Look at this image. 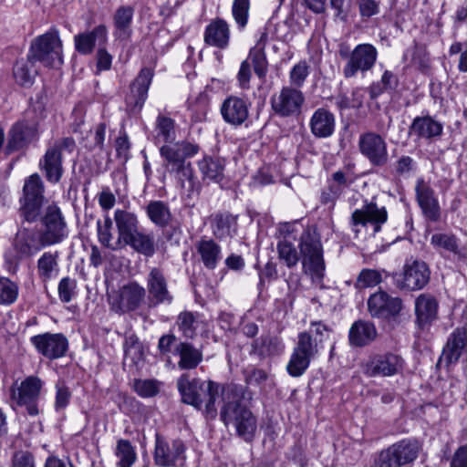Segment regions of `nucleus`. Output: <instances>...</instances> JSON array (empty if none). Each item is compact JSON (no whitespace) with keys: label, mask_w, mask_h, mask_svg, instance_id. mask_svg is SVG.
<instances>
[{"label":"nucleus","mask_w":467,"mask_h":467,"mask_svg":"<svg viewBox=\"0 0 467 467\" xmlns=\"http://www.w3.org/2000/svg\"><path fill=\"white\" fill-rule=\"evenodd\" d=\"M185 443L180 439L166 440L155 435L153 460L160 467H182L186 462Z\"/></svg>","instance_id":"obj_8"},{"label":"nucleus","mask_w":467,"mask_h":467,"mask_svg":"<svg viewBox=\"0 0 467 467\" xmlns=\"http://www.w3.org/2000/svg\"><path fill=\"white\" fill-rule=\"evenodd\" d=\"M378 336L375 325L368 320L359 319L350 327L348 339L351 346L365 347L373 342Z\"/></svg>","instance_id":"obj_30"},{"label":"nucleus","mask_w":467,"mask_h":467,"mask_svg":"<svg viewBox=\"0 0 467 467\" xmlns=\"http://www.w3.org/2000/svg\"><path fill=\"white\" fill-rule=\"evenodd\" d=\"M173 172L181 188L187 192L188 196L199 191L200 184L194 175L191 162L179 167V169H175Z\"/></svg>","instance_id":"obj_45"},{"label":"nucleus","mask_w":467,"mask_h":467,"mask_svg":"<svg viewBox=\"0 0 467 467\" xmlns=\"http://www.w3.org/2000/svg\"><path fill=\"white\" fill-rule=\"evenodd\" d=\"M384 270L364 268L360 271L357 277L356 287L366 288L374 287L380 284L383 280L382 274Z\"/></svg>","instance_id":"obj_56"},{"label":"nucleus","mask_w":467,"mask_h":467,"mask_svg":"<svg viewBox=\"0 0 467 467\" xmlns=\"http://www.w3.org/2000/svg\"><path fill=\"white\" fill-rule=\"evenodd\" d=\"M134 8L130 5L118 7L113 15L114 36L127 40L131 36Z\"/></svg>","instance_id":"obj_36"},{"label":"nucleus","mask_w":467,"mask_h":467,"mask_svg":"<svg viewBox=\"0 0 467 467\" xmlns=\"http://www.w3.org/2000/svg\"><path fill=\"white\" fill-rule=\"evenodd\" d=\"M156 139L163 142H172L175 140V122L164 115L156 119Z\"/></svg>","instance_id":"obj_52"},{"label":"nucleus","mask_w":467,"mask_h":467,"mask_svg":"<svg viewBox=\"0 0 467 467\" xmlns=\"http://www.w3.org/2000/svg\"><path fill=\"white\" fill-rule=\"evenodd\" d=\"M58 252H45L37 260V275L43 282L56 277L59 272Z\"/></svg>","instance_id":"obj_41"},{"label":"nucleus","mask_w":467,"mask_h":467,"mask_svg":"<svg viewBox=\"0 0 467 467\" xmlns=\"http://www.w3.org/2000/svg\"><path fill=\"white\" fill-rule=\"evenodd\" d=\"M400 467L409 464L418 457L420 445L413 440H401L389 446Z\"/></svg>","instance_id":"obj_38"},{"label":"nucleus","mask_w":467,"mask_h":467,"mask_svg":"<svg viewBox=\"0 0 467 467\" xmlns=\"http://www.w3.org/2000/svg\"><path fill=\"white\" fill-rule=\"evenodd\" d=\"M353 182L354 178L350 173L345 172L343 171H335L327 180V185L321 192V203L334 207L337 200Z\"/></svg>","instance_id":"obj_25"},{"label":"nucleus","mask_w":467,"mask_h":467,"mask_svg":"<svg viewBox=\"0 0 467 467\" xmlns=\"http://www.w3.org/2000/svg\"><path fill=\"white\" fill-rule=\"evenodd\" d=\"M244 388L234 383L222 388L223 406L220 418L227 427L234 429L236 435L246 442H251L257 429V420L253 412L244 404Z\"/></svg>","instance_id":"obj_1"},{"label":"nucleus","mask_w":467,"mask_h":467,"mask_svg":"<svg viewBox=\"0 0 467 467\" xmlns=\"http://www.w3.org/2000/svg\"><path fill=\"white\" fill-rule=\"evenodd\" d=\"M417 163L413 158L408 155H401L391 165V174L397 177L409 176L416 170Z\"/></svg>","instance_id":"obj_57"},{"label":"nucleus","mask_w":467,"mask_h":467,"mask_svg":"<svg viewBox=\"0 0 467 467\" xmlns=\"http://www.w3.org/2000/svg\"><path fill=\"white\" fill-rule=\"evenodd\" d=\"M154 71L150 67H142L136 78L131 82L130 93L127 97V103L133 110L140 111L148 96V90L152 81Z\"/></svg>","instance_id":"obj_23"},{"label":"nucleus","mask_w":467,"mask_h":467,"mask_svg":"<svg viewBox=\"0 0 467 467\" xmlns=\"http://www.w3.org/2000/svg\"><path fill=\"white\" fill-rule=\"evenodd\" d=\"M108 41V28L105 25H99L92 31L79 33L74 36L76 50L81 55H89L93 52L96 43L105 46Z\"/></svg>","instance_id":"obj_26"},{"label":"nucleus","mask_w":467,"mask_h":467,"mask_svg":"<svg viewBox=\"0 0 467 467\" xmlns=\"http://www.w3.org/2000/svg\"><path fill=\"white\" fill-rule=\"evenodd\" d=\"M44 247H47V244L39 231L34 228H20L13 241V248L18 260L30 258Z\"/></svg>","instance_id":"obj_14"},{"label":"nucleus","mask_w":467,"mask_h":467,"mask_svg":"<svg viewBox=\"0 0 467 467\" xmlns=\"http://www.w3.org/2000/svg\"><path fill=\"white\" fill-rule=\"evenodd\" d=\"M250 57L254 65V73L260 78H265L267 72V60L265 51L252 48L250 50Z\"/></svg>","instance_id":"obj_62"},{"label":"nucleus","mask_w":467,"mask_h":467,"mask_svg":"<svg viewBox=\"0 0 467 467\" xmlns=\"http://www.w3.org/2000/svg\"><path fill=\"white\" fill-rule=\"evenodd\" d=\"M306 332L310 333L313 340L319 347H322V343L329 337L331 329L321 321H313L310 324L309 330Z\"/></svg>","instance_id":"obj_63"},{"label":"nucleus","mask_w":467,"mask_h":467,"mask_svg":"<svg viewBox=\"0 0 467 467\" xmlns=\"http://www.w3.org/2000/svg\"><path fill=\"white\" fill-rule=\"evenodd\" d=\"M123 348L125 360H130L132 365H137L142 359L143 348L135 335L126 337Z\"/></svg>","instance_id":"obj_53"},{"label":"nucleus","mask_w":467,"mask_h":467,"mask_svg":"<svg viewBox=\"0 0 467 467\" xmlns=\"http://www.w3.org/2000/svg\"><path fill=\"white\" fill-rule=\"evenodd\" d=\"M39 166L44 171L48 182L52 183L58 182L63 174L62 153L50 146L40 161Z\"/></svg>","instance_id":"obj_35"},{"label":"nucleus","mask_w":467,"mask_h":467,"mask_svg":"<svg viewBox=\"0 0 467 467\" xmlns=\"http://www.w3.org/2000/svg\"><path fill=\"white\" fill-rule=\"evenodd\" d=\"M278 258L288 268L295 267L300 261V254L294 244H292L286 236L280 240L277 244Z\"/></svg>","instance_id":"obj_50"},{"label":"nucleus","mask_w":467,"mask_h":467,"mask_svg":"<svg viewBox=\"0 0 467 467\" xmlns=\"http://www.w3.org/2000/svg\"><path fill=\"white\" fill-rule=\"evenodd\" d=\"M403 367L401 357L392 353L375 355L366 363L365 373L369 377H389L398 374Z\"/></svg>","instance_id":"obj_21"},{"label":"nucleus","mask_w":467,"mask_h":467,"mask_svg":"<svg viewBox=\"0 0 467 467\" xmlns=\"http://www.w3.org/2000/svg\"><path fill=\"white\" fill-rule=\"evenodd\" d=\"M42 388L41 380L34 376L27 377L18 387L10 388V398L17 406H25L31 416L38 414L37 400Z\"/></svg>","instance_id":"obj_10"},{"label":"nucleus","mask_w":467,"mask_h":467,"mask_svg":"<svg viewBox=\"0 0 467 467\" xmlns=\"http://www.w3.org/2000/svg\"><path fill=\"white\" fill-rule=\"evenodd\" d=\"M371 467H400V465L388 447L374 456Z\"/></svg>","instance_id":"obj_64"},{"label":"nucleus","mask_w":467,"mask_h":467,"mask_svg":"<svg viewBox=\"0 0 467 467\" xmlns=\"http://www.w3.org/2000/svg\"><path fill=\"white\" fill-rule=\"evenodd\" d=\"M146 296V290L136 282L121 286L118 292L109 296L111 308L116 313L131 312L140 307Z\"/></svg>","instance_id":"obj_12"},{"label":"nucleus","mask_w":467,"mask_h":467,"mask_svg":"<svg viewBox=\"0 0 467 467\" xmlns=\"http://www.w3.org/2000/svg\"><path fill=\"white\" fill-rule=\"evenodd\" d=\"M133 389L142 398H150L159 392V382L155 379H135Z\"/></svg>","instance_id":"obj_58"},{"label":"nucleus","mask_w":467,"mask_h":467,"mask_svg":"<svg viewBox=\"0 0 467 467\" xmlns=\"http://www.w3.org/2000/svg\"><path fill=\"white\" fill-rule=\"evenodd\" d=\"M401 308L400 298L390 296L382 290L372 294L368 299V310L372 317L389 319L399 315Z\"/></svg>","instance_id":"obj_17"},{"label":"nucleus","mask_w":467,"mask_h":467,"mask_svg":"<svg viewBox=\"0 0 467 467\" xmlns=\"http://www.w3.org/2000/svg\"><path fill=\"white\" fill-rule=\"evenodd\" d=\"M38 129L36 121L33 119H21L16 121L8 132L6 150L8 153L27 147L32 141L37 140Z\"/></svg>","instance_id":"obj_15"},{"label":"nucleus","mask_w":467,"mask_h":467,"mask_svg":"<svg viewBox=\"0 0 467 467\" xmlns=\"http://www.w3.org/2000/svg\"><path fill=\"white\" fill-rule=\"evenodd\" d=\"M357 5L362 21H367L380 12V0H357Z\"/></svg>","instance_id":"obj_60"},{"label":"nucleus","mask_w":467,"mask_h":467,"mask_svg":"<svg viewBox=\"0 0 467 467\" xmlns=\"http://www.w3.org/2000/svg\"><path fill=\"white\" fill-rule=\"evenodd\" d=\"M77 281L74 278L63 277L57 287L59 299L63 303L70 302L76 295Z\"/></svg>","instance_id":"obj_59"},{"label":"nucleus","mask_w":467,"mask_h":467,"mask_svg":"<svg viewBox=\"0 0 467 467\" xmlns=\"http://www.w3.org/2000/svg\"><path fill=\"white\" fill-rule=\"evenodd\" d=\"M174 353L180 357L178 367L181 369H193L202 360V351L187 342L179 343L175 347Z\"/></svg>","instance_id":"obj_39"},{"label":"nucleus","mask_w":467,"mask_h":467,"mask_svg":"<svg viewBox=\"0 0 467 467\" xmlns=\"http://www.w3.org/2000/svg\"><path fill=\"white\" fill-rule=\"evenodd\" d=\"M146 213L155 225L164 228L172 221V214L167 203L162 201H150L147 207Z\"/></svg>","instance_id":"obj_42"},{"label":"nucleus","mask_w":467,"mask_h":467,"mask_svg":"<svg viewBox=\"0 0 467 467\" xmlns=\"http://www.w3.org/2000/svg\"><path fill=\"white\" fill-rule=\"evenodd\" d=\"M358 150L374 167L381 168L389 162L387 142L378 133L368 131L361 134L358 139Z\"/></svg>","instance_id":"obj_11"},{"label":"nucleus","mask_w":467,"mask_h":467,"mask_svg":"<svg viewBox=\"0 0 467 467\" xmlns=\"http://www.w3.org/2000/svg\"><path fill=\"white\" fill-rule=\"evenodd\" d=\"M115 455L118 459L117 467H131L137 460L134 446L130 441L124 439L117 441Z\"/></svg>","instance_id":"obj_48"},{"label":"nucleus","mask_w":467,"mask_h":467,"mask_svg":"<svg viewBox=\"0 0 467 467\" xmlns=\"http://www.w3.org/2000/svg\"><path fill=\"white\" fill-rule=\"evenodd\" d=\"M197 251L208 269H214L222 257L220 245L212 239L201 240L197 244Z\"/></svg>","instance_id":"obj_43"},{"label":"nucleus","mask_w":467,"mask_h":467,"mask_svg":"<svg viewBox=\"0 0 467 467\" xmlns=\"http://www.w3.org/2000/svg\"><path fill=\"white\" fill-rule=\"evenodd\" d=\"M113 222L109 215H105L104 220L97 221L98 238L99 243L113 251L120 250V244H117V238L112 234Z\"/></svg>","instance_id":"obj_47"},{"label":"nucleus","mask_w":467,"mask_h":467,"mask_svg":"<svg viewBox=\"0 0 467 467\" xmlns=\"http://www.w3.org/2000/svg\"><path fill=\"white\" fill-rule=\"evenodd\" d=\"M36 350L49 359H57L65 356L68 348V341L61 333H44L30 338Z\"/></svg>","instance_id":"obj_16"},{"label":"nucleus","mask_w":467,"mask_h":467,"mask_svg":"<svg viewBox=\"0 0 467 467\" xmlns=\"http://www.w3.org/2000/svg\"><path fill=\"white\" fill-rule=\"evenodd\" d=\"M430 277L431 270L424 261L407 260L403 267L400 288L420 290L429 283Z\"/></svg>","instance_id":"obj_20"},{"label":"nucleus","mask_w":467,"mask_h":467,"mask_svg":"<svg viewBox=\"0 0 467 467\" xmlns=\"http://www.w3.org/2000/svg\"><path fill=\"white\" fill-rule=\"evenodd\" d=\"M339 57L346 60L343 75L347 78H353L358 71L365 73L373 68L378 58L377 48L368 43L359 44L354 49L342 43L338 47Z\"/></svg>","instance_id":"obj_4"},{"label":"nucleus","mask_w":467,"mask_h":467,"mask_svg":"<svg viewBox=\"0 0 467 467\" xmlns=\"http://www.w3.org/2000/svg\"><path fill=\"white\" fill-rule=\"evenodd\" d=\"M431 244L438 251H445L453 254H458L459 240L453 234L436 233L431 237Z\"/></svg>","instance_id":"obj_49"},{"label":"nucleus","mask_w":467,"mask_h":467,"mask_svg":"<svg viewBox=\"0 0 467 467\" xmlns=\"http://www.w3.org/2000/svg\"><path fill=\"white\" fill-rule=\"evenodd\" d=\"M467 347V323L455 328L448 337L443 347L439 362H445L446 366L455 364L462 357Z\"/></svg>","instance_id":"obj_24"},{"label":"nucleus","mask_w":467,"mask_h":467,"mask_svg":"<svg viewBox=\"0 0 467 467\" xmlns=\"http://www.w3.org/2000/svg\"><path fill=\"white\" fill-rule=\"evenodd\" d=\"M223 386L213 380L190 379L188 374H182L177 379V388L182 400L198 410H201L204 404L203 414L210 420L217 416L215 402L219 395L222 396Z\"/></svg>","instance_id":"obj_2"},{"label":"nucleus","mask_w":467,"mask_h":467,"mask_svg":"<svg viewBox=\"0 0 467 467\" xmlns=\"http://www.w3.org/2000/svg\"><path fill=\"white\" fill-rule=\"evenodd\" d=\"M298 248L304 273L313 281L320 282L325 275L326 264L319 234L315 229L306 228L300 234Z\"/></svg>","instance_id":"obj_3"},{"label":"nucleus","mask_w":467,"mask_h":467,"mask_svg":"<svg viewBox=\"0 0 467 467\" xmlns=\"http://www.w3.org/2000/svg\"><path fill=\"white\" fill-rule=\"evenodd\" d=\"M147 291L150 306L170 305L173 301L164 273L158 267L151 268L147 276Z\"/></svg>","instance_id":"obj_19"},{"label":"nucleus","mask_w":467,"mask_h":467,"mask_svg":"<svg viewBox=\"0 0 467 467\" xmlns=\"http://www.w3.org/2000/svg\"><path fill=\"white\" fill-rule=\"evenodd\" d=\"M415 192L417 202L424 217L431 222H438L441 218V207L434 190L423 179H419Z\"/></svg>","instance_id":"obj_22"},{"label":"nucleus","mask_w":467,"mask_h":467,"mask_svg":"<svg viewBox=\"0 0 467 467\" xmlns=\"http://www.w3.org/2000/svg\"><path fill=\"white\" fill-rule=\"evenodd\" d=\"M13 73L16 81L19 85L24 87L31 86L37 74V70L35 67V61L27 56V59H22L16 63Z\"/></svg>","instance_id":"obj_46"},{"label":"nucleus","mask_w":467,"mask_h":467,"mask_svg":"<svg viewBox=\"0 0 467 467\" xmlns=\"http://www.w3.org/2000/svg\"><path fill=\"white\" fill-rule=\"evenodd\" d=\"M373 198L370 202H365L360 209H356L352 214L350 223L352 226H366L371 223L374 226V232L381 230L382 224L388 220V213L384 206L379 207Z\"/></svg>","instance_id":"obj_18"},{"label":"nucleus","mask_w":467,"mask_h":467,"mask_svg":"<svg viewBox=\"0 0 467 467\" xmlns=\"http://www.w3.org/2000/svg\"><path fill=\"white\" fill-rule=\"evenodd\" d=\"M18 285L7 277H0V305L10 306L18 297Z\"/></svg>","instance_id":"obj_55"},{"label":"nucleus","mask_w":467,"mask_h":467,"mask_svg":"<svg viewBox=\"0 0 467 467\" xmlns=\"http://www.w3.org/2000/svg\"><path fill=\"white\" fill-rule=\"evenodd\" d=\"M284 349L282 339L275 336L264 335L252 343V352L262 358L279 356Z\"/></svg>","instance_id":"obj_37"},{"label":"nucleus","mask_w":467,"mask_h":467,"mask_svg":"<svg viewBox=\"0 0 467 467\" xmlns=\"http://www.w3.org/2000/svg\"><path fill=\"white\" fill-rule=\"evenodd\" d=\"M179 330L186 338H193L196 335L197 317L196 315L190 311L182 312L176 322Z\"/></svg>","instance_id":"obj_54"},{"label":"nucleus","mask_w":467,"mask_h":467,"mask_svg":"<svg viewBox=\"0 0 467 467\" xmlns=\"http://www.w3.org/2000/svg\"><path fill=\"white\" fill-rule=\"evenodd\" d=\"M416 323L424 330L430 327L437 319L438 302L434 296L428 294L420 295L415 301Z\"/></svg>","instance_id":"obj_27"},{"label":"nucleus","mask_w":467,"mask_h":467,"mask_svg":"<svg viewBox=\"0 0 467 467\" xmlns=\"http://www.w3.org/2000/svg\"><path fill=\"white\" fill-rule=\"evenodd\" d=\"M160 152L164 159V166L170 172H173L175 169L188 163L176 144L163 145L160 149Z\"/></svg>","instance_id":"obj_51"},{"label":"nucleus","mask_w":467,"mask_h":467,"mask_svg":"<svg viewBox=\"0 0 467 467\" xmlns=\"http://www.w3.org/2000/svg\"><path fill=\"white\" fill-rule=\"evenodd\" d=\"M335 125V116L324 108L317 109L309 122L311 132L317 138L330 137L334 133Z\"/></svg>","instance_id":"obj_32"},{"label":"nucleus","mask_w":467,"mask_h":467,"mask_svg":"<svg viewBox=\"0 0 467 467\" xmlns=\"http://www.w3.org/2000/svg\"><path fill=\"white\" fill-rule=\"evenodd\" d=\"M40 222L42 229L39 234L47 246L59 244L67 237V225L57 204L52 203L46 208Z\"/></svg>","instance_id":"obj_9"},{"label":"nucleus","mask_w":467,"mask_h":467,"mask_svg":"<svg viewBox=\"0 0 467 467\" xmlns=\"http://www.w3.org/2000/svg\"><path fill=\"white\" fill-rule=\"evenodd\" d=\"M28 57L45 67H56L63 64L62 42L57 30H50L36 38L30 46Z\"/></svg>","instance_id":"obj_5"},{"label":"nucleus","mask_w":467,"mask_h":467,"mask_svg":"<svg viewBox=\"0 0 467 467\" xmlns=\"http://www.w3.org/2000/svg\"><path fill=\"white\" fill-rule=\"evenodd\" d=\"M250 7L249 0H234L233 4V16L235 22L241 28L247 24L248 11Z\"/></svg>","instance_id":"obj_61"},{"label":"nucleus","mask_w":467,"mask_h":467,"mask_svg":"<svg viewBox=\"0 0 467 467\" xmlns=\"http://www.w3.org/2000/svg\"><path fill=\"white\" fill-rule=\"evenodd\" d=\"M114 221L118 230L117 244L124 248L127 242L139 230V220L133 213L117 209L114 213Z\"/></svg>","instance_id":"obj_29"},{"label":"nucleus","mask_w":467,"mask_h":467,"mask_svg":"<svg viewBox=\"0 0 467 467\" xmlns=\"http://www.w3.org/2000/svg\"><path fill=\"white\" fill-rule=\"evenodd\" d=\"M44 183L37 173L27 177L20 198V214L28 223L36 222L39 216L44 202Z\"/></svg>","instance_id":"obj_6"},{"label":"nucleus","mask_w":467,"mask_h":467,"mask_svg":"<svg viewBox=\"0 0 467 467\" xmlns=\"http://www.w3.org/2000/svg\"><path fill=\"white\" fill-rule=\"evenodd\" d=\"M210 223L213 234L219 240L232 238L237 230V218L227 212L212 215Z\"/></svg>","instance_id":"obj_34"},{"label":"nucleus","mask_w":467,"mask_h":467,"mask_svg":"<svg viewBox=\"0 0 467 467\" xmlns=\"http://www.w3.org/2000/svg\"><path fill=\"white\" fill-rule=\"evenodd\" d=\"M203 38L207 45L225 49L230 41L228 24L221 18L212 21L205 28Z\"/></svg>","instance_id":"obj_31"},{"label":"nucleus","mask_w":467,"mask_h":467,"mask_svg":"<svg viewBox=\"0 0 467 467\" xmlns=\"http://www.w3.org/2000/svg\"><path fill=\"white\" fill-rule=\"evenodd\" d=\"M319 348L310 333H299L297 342L286 366L288 374L294 378L302 376L308 368L311 360L317 355Z\"/></svg>","instance_id":"obj_7"},{"label":"nucleus","mask_w":467,"mask_h":467,"mask_svg":"<svg viewBox=\"0 0 467 467\" xmlns=\"http://www.w3.org/2000/svg\"><path fill=\"white\" fill-rule=\"evenodd\" d=\"M303 93L293 87H283L278 93L270 99L273 111L279 117H291L298 115L304 104Z\"/></svg>","instance_id":"obj_13"},{"label":"nucleus","mask_w":467,"mask_h":467,"mask_svg":"<svg viewBox=\"0 0 467 467\" xmlns=\"http://www.w3.org/2000/svg\"><path fill=\"white\" fill-rule=\"evenodd\" d=\"M221 114L225 122L240 126L248 118V104L239 97L230 96L223 102Z\"/></svg>","instance_id":"obj_28"},{"label":"nucleus","mask_w":467,"mask_h":467,"mask_svg":"<svg viewBox=\"0 0 467 467\" xmlns=\"http://www.w3.org/2000/svg\"><path fill=\"white\" fill-rule=\"evenodd\" d=\"M442 130V124L431 116L416 117L410 127V134L425 140L440 138Z\"/></svg>","instance_id":"obj_33"},{"label":"nucleus","mask_w":467,"mask_h":467,"mask_svg":"<svg viewBox=\"0 0 467 467\" xmlns=\"http://www.w3.org/2000/svg\"><path fill=\"white\" fill-rule=\"evenodd\" d=\"M126 246L131 247L135 252L146 257H151L156 252L153 234L140 230L124 243V247Z\"/></svg>","instance_id":"obj_40"},{"label":"nucleus","mask_w":467,"mask_h":467,"mask_svg":"<svg viewBox=\"0 0 467 467\" xmlns=\"http://www.w3.org/2000/svg\"><path fill=\"white\" fill-rule=\"evenodd\" d=\"M198 166L204 180L219 182L223 179L224 160L205 157L198 162Z\"/></svg>","instance_id":"obj_44"}]
</instances>
